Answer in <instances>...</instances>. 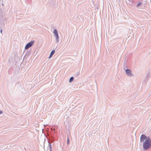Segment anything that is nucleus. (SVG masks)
<instances>
[{"mask_svg":"<svg viewBox=\"0 0 151 151\" xmlns=\"http://www.w3.org/2000/svg\"><path fill=\"white\" fill-rule=\"evenodd\" d=\"M151 147V139L149 137L145 140L143 143V147L145 150L150 149Z\"/></svg>","mask_w":151,"mask_h":151,"instance_id":"nucleus-1","label":"nucleus"},{"mask_svg":"<svg viewBox=\"0 0 151 151\" xmlns=\"http://www.w3.org/2000/svg\"><path fill=\"white\" fill-rule=\"evenodd\" d=\"M125 71L127 76L129 77H131L133 76V75L132 73V71L131 70L127 69L125 70Z\"/></svg>","mask_w":151,"mask_h":151,"instance_id":"nucleus-2","label":"nucleus"},{"mask_svg":"<svg viewBox=\"0 0 151 151\" xmlns=\"http://www.w3.org/2000/svg\"><path fill=\"white\" fill-rule=\"evenodd\" d=\"M6 19L5 15L2 12L0 13V22L4 23Z\"/></svg>","mask_w":151,"mask_h":151,"instance_id":"nucleus-3","label":"nucleus"},{"mask_svg":"<svg viewBox=\"0 0 151 151\" xmlns=\"http://www.w3.org/2000/svg\"><path fill=\"white\" fill-rule=\"evenodd\" d=\"M34 42V41H31L30 42L27 43L25 46V49L27 50L31 47Z\"/></svg>","mask_w":151,"mask_h":151,"instance_id":"nucleus-4","label":"nucleus"},{"mask_svg":"<svg viewBox=\"0 0 151 151\" xmlns=\"http://www.w3.org/2000/svg\"><path fill=\"white\" fill-rule=\"evenodd\" d=\"M147 137L145 136V134H142L141 136L140 137V141L141 142H144V141L147 138Z\"/></svg>","mask_w":151,"mask_h":151,"instance_id":"nucleus-5","label":"nucleus"},{"mask_svg":"<svg viewBox=\"0 0 151 151\" xmlns=\"http://www.w3.org/2000/svg\"><path fill=\"white\" fill-rule=\"evenodd\" d=\"M52 151V146L51 144L49 142V145L47 149V151Z\"/></svg>","mask_w":151,"mask_h":151,"instance_id":"nucleus-6","label":"nucleus"},{"mask_svg":"<svg viewBox=\"0 0 151 151\" xmlns=\"http://www.w3.org/2000/svg\"><path fill=\"white\" fill-rule=\"evenodd\" d=\"M53 33L54 34V36H58V33L57 32V30L56 29H55L53 30Z\"/></svg>","mask_w":151,"mask_h":151,"instance_id":"nucleus-7","label":"nucleus"},{"mask_svg":"<svg viewBox=\"0 0 151 151\" xmlns=\"http://www.w3.org/2000/svg\"><path fill=\"white\" fill-rule=\"evenodd\" d=\"M55 53V50H52L50 54V55L48 58H50L52 57V56L53 55V54Z\"/></svg>","mask_w":151,"mask_h":151,"instance_id":"nucleus-8","label":"nucleus"},{"mask_svg":"<svg viewBox=\"0 0 151 151\" xmlns=\"http://www.w3.org/2000/svg\"><path fill=\"white\" fill-rule=\"evenodd\" d=\"M142 6V3L141 2H139L138 3L136 6L138 8H140Z\"/></svg>","mask_w":151,"mask_h":151,"instance_id":"nucleus-9","label":"nucleus"},{"mask_svg":"<svg viewBox=\"0 0 151 151\" xmlns=\"http://www.w3.org/2000/svg\"><path fill=\"white\" fill-rule=\"evenodd\" d=\"M55 37L56 41L57 43H58L59 41L58 35Z\"/></svg>","mask_w":151,"mask_h":151,"instance_id":"nucleus-10","label":"nucleus"},{"mask_svg":"<svg viewBox=\"0 0 151 151\" xmlns=\"http://www.w3.org/2000/svg\"><path fill=\"white\" fill-rule=\"evenodd\" d=\"M74 79V78L73 77H70L69 80V82L70 83V82H72V81H73Z\"/></svg>","mask_w":151,"mask_h":151,"instance_id":"nucleus-11","label":"nucleus"},{"mask_svg":"<svg viewBox=\"0 0 151 151\" xmlns=\"http://www.w3.org/2000/svg\"><path fill=\"white\" fill-rule=\"evenodd\" d=\"M70 142H69V138H68L67 139V144L68 145H69V144Z\"/></svg>","mask_w":151,"mask_h":151,"instance_id":"nucleus-12","label":"nucleus"},{"mask_svg":"<svg viewBox=\"0 0 151 151\" xmlns=\"http://www.w3.org/2000/svg\"><path fill=\"white\" fill-rule=\"evenodd\" d=\"M79 75H80L79 72H77L76 74V76L77 77H78Z\"/></svg>","mask_w":151,"mask_h":151,"instance_id":"nucleus-13","label":"nucleus"},{"mask_svg":"<svg viewBox=\"0 0 151 151\" xmlns=\"http://www.w3.org/2000/svg\"><path fill=\"white\" fill-rule=\"evenodd\" d=\"M51 131H52V132H54V133H55V129L54 128V129L52 128L51 129Z\"/></svg>","mask_w":151,"mask_h":151,"instance_id":"nucleus-14","label":"nucleus"},{"mask_svg":"<svg viewBox=\"0 0 151 151\" xmlns=\"http://www.w3.org/2000/svg\"><path fill=\"white\" fill-rule=\"evenodd\" d=\"M3 113V111L1 110H0V114H1Z\"/></svg>","mask_w":151,"mask_h":151,"instance_id":"nucleus-15","label":"nucleus"},{"mask_svg":"<svg viewBox=\"0 0 151 151\" xmlns=\"http://www.w3.org/2000/svg\"><path fill=\"white\" fill-rule=\"evenodd\" d=\"M148 76H147L145 77V79H146L147 80V78H148Z\"/></svg>","mask_w":151,"mask_h":151,"instance_id":"nucleus-16","label":"nucleus"},{"mask_svg":"<svg viewBox=\"0 0 151 151\" xmlns=\"http://www.w3.org/2000/svg\"><path fill=\"white\" fill-rule=\"evenodd\" d=\"M2 6H4V4H2Z\"/></svg>","mask_w":151,"mask_h":151,"instance_id":"nucleus-17","label":"nucleus"},{"mask_svg":"<svg viewBox=\"0 0 151 151\" xmlns=\"http://www.w3.org/2000/svg\"><path fill=\"white\" fill-rule=\"evenodd\" d=\"M129 1L130 0H128Z\"/></svg>","mask_w":151,"mask_h":151,"instance_id":"nucleus-18","label":"nucleus"}]
</instances>
